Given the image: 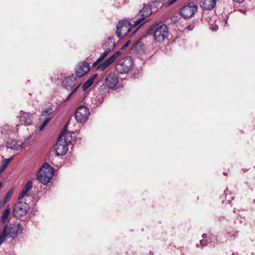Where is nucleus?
<instances>
[{
  "instance_id": "f257e3e1",
  "label": "nucleus",
  "mask_w": 255,
  "mask_h": 255,
  "mask_svg": "<svg viewBox=\"0 0 255 255\" xmlns=\"http://www.w3.org/2000/svg\"><path fill=\"white\" fill-rule=\"evenodd\" d=\"M54 175L53 168L48 163H45L36 174L37 180L43 184L50 182Z\"/></svg>"
},
{
  "instance_id": "f03ea898",
  "label": "nucleus",
  "mask_w": 255,
  "mask_h": 255,
  "mask_svg": "<svg viewBox=\"0 0 255 255\" xmlns=\"http://www.w3.org/2000/svg\"><path fill=\"white\" fill-rule=\"evenodd\" d=\"M133 63L132 58L130 56H127L118 61L115 68L120 74L127 73L131 69Z\"/></svg>"
},
{
  "instance_id": "7ed1b4c3",
  "label": "nucleus",
  "mask_w": 255,
  "mask_h": 255,
  "mask_svg": "<svg viewBox=\"0 0 255 255\" xmlns=\"http://www.w3.org/2000/svg\"><path fill=\"white\" fill-rule=\"evenodd\" d=\"M152 29L154 30L153 36L155 41L161 42L167 38L168 28L165 24L153 26Z\"/></svg>"
},
{
  "instance_id": "20e7f679",
  "label": "nucleus",
  "mask_w": 255,
  "mask_h": 255,
  "mask_svg": "<svg viewBox=\"0 0 255 255\" xmlns=\"http://www.w3.org/2000/svg\"><path fill=\"white\" fill-rule=\"evenodd\" d=\"M131 23L127 20L120 21L117 26V33L119 37L122 38L130 34Z\"/></svg>"
},
{
  "instance_id": "39448f33",
  "label": "nucleus",
  "mask_w": 255,
  "mask_h": 255,
  "mask_svg": "<svg viewBox=\"0 0 255 255\" xmlns=\"http://www.w3.org/2000/svg\"><path fill=\"white\" fill-rule=\"evenodd\" d=\"M197 10V6L190 2L183 6L180 10V15L184 18H190L193 16Z\"/></svg>"
},
{
  "instance_id": "423d86ee",
  "label": "nucleus",
  "mask_w": 255,
  "mask_h": 255,
  "mask_svg": "<svg viewBox=\"0 0 255 255\" xmlns=\"http://www.w3.org/2000/svg\"><path fill=\"white\" fill-rule=\"evenodd\" d=\"M29 209L28 205L25 202H18L14 206L13 214L16 217L19 218L25 215Z\"/></svg>"
},
{
  "instance_id": "0eeeda50",
  "label": "nucleus",
  "mask_w": 255,
  "mask_h": 255,
  "mask_svg": "<svg viewBox=\"0 0 255 255\" xmlns=\"http://www.w3.org/2000/svg\"><path fill=\"white\" fill-rule=\"evenodd\" d=\"M90 114L89 109L85 106H81L76 110L75 113V117L79 123L85 122Z\"/></svg>"
},
{
  "instance_id": "6e6552de",
  "label": "nucleus",
  "mask_w": 255,
  "mask_h": 255,
  "mask_svg": "<svg viewBox=\"0 0 255 255\" xmlns=\"http://www.w3.org/2000/svg\"><path fill=\"white\" fill-rule=\"evenodd\" d=\"M152 13L151 9L149 6L145 5L142 10L140 11V14L142 16V17L139 18L133 21V23L131 24L132 27H135L138 26H141L144 23L145 20V17H147L150 15Z\"/></svg>"
},
{
  "instance_id": "1a4fd4ad",
  "label": "nucleus",
  "mask_w": 255,
  "mask_h": 255,
  "mask_svg": "<svg viewBox=\"0 0 255 255\" xmlns=\"http://www.w3.org/2000/svg\"><path fill=\"white\" fill-rule=\"evenodd\" d=\"M119 83L117 75L113 72H109L105 78V85L109 88H114Z\"/></svg>"
},
{
  "instance_id": "9d476101",
  "label": "nucleus",
  "mask_w": 255,
  "mask_h": 255,
  "mask_svg": "<svg viewBox=\"0 0 255 255\" xmlns=\"http://www.w3.org/2000/svg\"><path fill=\"white\" fill-rule=\"evenodd\" d=\"M120 51H117L112 55L110 56L106 60L101 63L97 67V70L103 71L106 68L112 64L115 60L121 55Z\"/></svg>"
},
{
  "instance_id": "9b49d317",
  "label": "nucleus",
  "mask_w": 255,
  "mask_h": 255,
  "mask_svg": "<svg viewBox=\"0 0 255 255\" xmlns=\"http://www.w3.org/2000/svg\"><path fill=\"white\" fill-rule=\"evenodd\" d=\"M89 70L90 65L85 61L79 63L75 69L76 75L79 78L84 76Z\"/></svg>"
},
{
  "instance_id": "f8f14e48",
  "label": "nucleus",
  "mask_w": 255,
  "mask_h": 255,
  "mask_svg": "<svg viewBox=\"0 0 255 255\" xmlns=\"http://www.w3.org/2000/svg\"><path fill=\"white\" fill-rule=\"evenodd\" d=\"M62 140V138H58V141L54 146L56 154L58 156L64 155L68 150V145L66 143H64Z\"/></svg>"
},
{
  "instance_id": "ddd939ff",
  "label": "nucleus",
  "mask_w": 255,
  "mask_h": 255,
  "mask_svg": "<svg viewBox=\"0 0 255 255\" xmlns=\"http://www.w3.org/2000/svg\"><path fill=\"white\" fill-rule=\"evenodd\" d=\"M6 145L7 148L18 150L21 149L23 147L24 142L14 139H9L7 141Z\"/></svg>"
},
{
  "instance_id": "4468645a",
  "label": "nucleus",
  "mask_w": 255,
  "mask_h": 255,
  "mask_svg": "<svg viewBox=\"0 0 255 255\" xmlns=\"http://www.w3.org/2000/svg\"><path fill=\"white\" fill-rule=\"evenodd\" d=\"M67 125L64 127V130L67 128ZM73 137H74V133L67 132L65 130L63 131L61 134L59 135V138L60 139L62 138V140L64 143H66L68 145L69 143H72L74 141L73 139Z\"/></svg>"
},
{
  "instance_id": "2eb2a0df",
  "label": "nucleus",
  "mask_w": 255,
  "mask_h": 255,
  "mask_svg": "<svg viewBox=\"0 0 255 255\" xmlns=\"http://www.w3.org/2000/svg\"><path fill=\"white\" fill-rule=\"evenodd\" d=\"M76 78L74 77H67L62 82L63 87L68 91L71 90L75 86Z\"/></svg>"
},
{
  "instance_id": "dca6fc26",
  "label": "nucleus",
  "mask_w": 255,
  "mask_h": 255,
  "mask_svg": "<svg viewBox=\"0 0 255 255\" xmlns=\"http://www.w3.org/2000/svg\"><path fill=\"white\" fill-rule=\"evenodd\" d=\"M19 121L25 125H30L32 123V115L29 113L20 111Z\"/></svg>"
},
{
  "instance_id": "f3484780",
  "label": "nucleus",
  "mask_w": 255,
  "mask_h": 255,
  "mask_svg": "<svg viewBox=\"0 0 255 255\" xmlns=\"http://www.w3.org/2000/svg\"><path fill=\"white\" fill-rule=\"evenodd\" d=\"M216 2V0H200V5L204 9L211 10L215 7Z\"/></svg>"
},
{
  "instance_id": "a211bd4d",
  "label": "nucleus",
  "mask_w": 255,
  "mask_h": 255,
  "mask_svg": "<svg viewBox=\"0 0 255 255\" xmlns=\"http://www.w3.org/2000/svg\"><path fill=\"white\" fill-rule=\"evenodd\" d=\"M116 45L115 41L113 37H109L103 43L102 47L103 49H107L112 51Z\"/></svg>"
},
{
  "instance_id": "6ab92c4d",
  "label": "nucleus",
  "mask_w": 255,
  "mask_h": 255,
  "mask_svg": "<svg viewBox=\"0 0 255 255\" xmlns=\"http://www.w3.org/2000/svg\"><path fill=\"white\" fill-rule=\"evenodd\" d=\"M32 183L31 181H28L24 185V187L22 188L19 196L18 199H21L24 196H25L27 193L32 188Z\"/></svg>"
},
{
  "instance_id": "aec40b11",
  "label": "nucleus",
  "mask_w": 255,
  "mask_h": 255,
  "mask_svg": "<svg viewBox=\"0 0 255 255\" xmlns=\"http://www.w3.org/2000/svg\"><path fill=\"white\" fill-rule=\"evenodd\" d=\"M97 74H94L91 76L87 81L84 83L82 87L83 90L86 91L94 83L95 80L97 79Z\"/></svg>"
},
{
  "instance_id": "412c9836",
  "label": "nucleus",
  "mask_w": 255,
  "mask_h": 255,
  "mask_svg": "<svg viewBox=\"0 0 255 255\" xmlns=\"http://www.w3.org/2000/svg\"><path fill=\"white\" fill-rule=\"evenodd\" d=\"M105 51L101 54L99 58L93 63V66H96L97 65L100 64L104 59L106 57L109 53L111 51L108 49H104Z\"/></svg>"
},
{
  "instance_id": "4be33fe9",
  "label": "nucleus",
  "mask_w": 255,
  "mask_h": 255,
  "mask_svg": "<svg viewBox=\"0 0 255 255\" xmlns=\"http://www.w3.org/2000/svg\"><path fill=\"white\" fill-rule=\"evenodd\" d=\"M10 213V209L8 207H7L2 213V215L0 218V222L2 223H4L7 219V217Z\"/></svg>"
},
{
  "instance_id": "5701e85b",
  "label": "nucleus",
  "mask_w": 255,
  "mask_h": 255,
  "mask_svg": "<svg viewBox=\"0 0 255 255\" xmlns=\"http://www.w3.org/2000/svg\"><path fill=\"white\" fill-rule=\"evenodd\" d=\"M12 194V191L11 190L8 191L6 194H5V196L3 198V201H2V202H4V204L7 202V201L11 198Z\"/></svg>"
},
{
  "instance_id": "b1692460",
  "label": "nucleus",
  "mask_w": 255,
  "mask_h": 255,
  "mask_svg": "<svg viewBox=\"0 0 255 255\" xmlns=\"http://www.w3.org/2000/svg\"><path fill=\"white\" fill-rule=\"evenodd\" d=\"M52 113H53L52 109L51 108H49L42 112V116L46 117V115H51Z\"/></svg>"
},
{
  "instance_id": "393cba45",
  "label": "nucleus",
  "mask_w": 255,
  "mask_h": 255,
  "mask_svg": "<svg viewBox=\"0 0 255 255\" xmlns=\"http://www.w3.org/2000/svg\"><path fill=\"white\" fill-rule=\"evenodd\" d=\"M81 83L79 84L68 95L66 101H67L70 99L72 95L77 90V89L80 87Z\"/></svg>"
},
{
  "instance_id": "a878e982",
  "label": "nucleus",
  "mask_w": 255,
  "mask_h": 255,
  "mask_svg": "<svg viewBox=\"0 0 255 255\" xmlns=\"http://www.w3.org/2000/svg\"><path fill=\"white\" fill-rule=\"evenodd\" d=\"M51 118H45V121L43 124L39 127V130H42L44 127L46 126L47 124L50 121Z\"/></svg>"
},
{
  "instance_id": "bb28decb",
  "label": "nucleus",
  "mask_w": 255,
  "mask_h": 255,
  "mask_svg": "<svg viewBox=\"0 0 255 255\" xmlns=\"http://www.w3.org/2000/svg\"><path fill=\"white\" fill-rule=\"evenodd\" d=\"M200 244L202 247H204L207 245L208 242L206 240L203 239L200 241Z\"/></svg>"
},
{
  "instance_id": "cd10ccee",
  "label": "nucleus",
  "mask_w": 255,
  "mask_h": 255,
  "mask_svg": "<svg viewBox=\"0 0 255 255\" xmlns=\"http://www.w3.org/2000/svg\"><path fill=\"white\" fill-rule=\"evenodd\" d=\"M210 29L212 31H216L218 29V26L217 24H211Z\"/></svg>"
},
{
  "instance_id": "c85d7f7f",
  "label": "nucleus",
  "mask_w": 255,
  "mask_h": 255,
  "mask_svg": "<svg viewBox=\"0 0 255 255\" xmlns=\"http://www.w3.org/2000/svg\"><path fill=\"white\" fill-rule=\"evenodd\" d=\"M177 0H168L167 1V4L168 5H170L176 2Z\"/></svg>"
},
{
  "instance_id": "c756f323",
  "label": "nucleus",
  "mask_w": 255,
  "mask_h": 255,
  "mask_svg": "<svg viewBox=\"0 0 255 255\" xmlns=\"http://www.w3.org/2000/svg\"><path fill=\"white\" fill-rule=\"evenodd\" d=\"M130 43V40H128L127 41V42L125 44V45L122 47V49H125L127 47H128L129 44Z\"/></svg>"
},
{
  "instance_id": "7c9ffc66",
  "label": "nucleus",
  "mask_w": 255,
  "mask_h": 255,
  "mask_svg": "<svg viewBox=\"0 0 255 255\" xmlns=\"http://www.w3.org/2000/svg\"><path fill=\"white\" fill-rule=\"evenodd\" d=\"M194 24H190V25H189L188 26H187V29L188 30H191L194 28Z\"/></svg>"
},
{
  "instance_id": "2f4dec72",
  "label": "nucleus",
  "mask_w": 255,
  "mask_h": 255,
  "mask_svg": "<svg viewBox=\"0 0 255 255\" xmlns=\"http://www.w3.org/2000/svg\"><path fill=\"white\" fill-rule=\"evenodd\" d=\"M10 160H11V158L7 159L5 160L4 164H3V165L4 166H6L7 165V164H8V163L10 161Z\"/></svg>"
},
{
  "instance_id": "473e14b6",
  "label": "nucleus",
  "mask_w": 255,
  "mask_h": 255,
  "mask_svg": "<svg viewBox=\"0 0 255 255\" xmlns=\"http://www.w3.org/2000/svg\"><path fill=\"white\" fill-rule=\"evenodd\" d=\"M237 3H241L244 1V0H234Z\"/></svg>"
},
{
  "instance_id": "72a5a7b5",
  "label": "nucleus",
  "mask_w": 255,
  "mask_h": 255,
  "mask_svg": "<svg viewBox=\"0 0 255 255\" xmlns=\"http://www.w3.org/2000/svg\"><path fill=\"white\" fill-rule=\"evenodd\" d=\"M1 132L2 134H7V131H5V130H1Z\"/></svg>"
},
{
  "instance_id": "f704fd0d",
  "label": "nucleus",
  "mask_w": 255,
  "mask_h": 255,
  "mask_svg": "<svg viewBox=\"0 0 255 255\" xmlns=\"http://www.w3.org/2000/svg\"><path fill=\"white\" fill-rule=\"evenodd\" d=\"M202 237H203V239L206 238H207V235L206 234H203L202 235Z\"/></svg>"
},
{
  "instance_id": "c9c22d12",
  "label": "nucleus",
  "mask_w": 255,
  "mask_h": 255,
  "mask_svg": "<svg viewBox=\"0 0 255 255\" xmlns=\"http://www.w3.org/2000/svg\"><path fill=\"white\" fill-rule=\"evenodd\" d=\"M2 187V184L0 182V189Z\"/></svg>"
},
{
  "instance_id": "e433bc0d",
  "label": "nucleus",
  "mask_w": 255,
  "mask_h": 255,
  "mask_svg": "<svg viewBox=\"0 0 255 255\" xmlns=\"http://www.w3.org/2000/svg\"><path fill=\"white\" fill-rule=\"evenodd\" d=\"M136 30V29L134 30L131 34H133V33H134L135 32Z\"/></svg>"
},
{
  "instance_id": "4c0bfd02",
  "label": "nucleus",
  "mask_w": 255,
  "mask_h": 255,
  "mask_svg": "<svg viewBox=\"0 0 255 255\" xmlns=\"http://www.w3.org/2000/svg\"><path fill=\"white\" fill-rule=\"evenodd\" d=\"M223 174H224V175H226L227 174V173H226V172H224V173H223Z\"/></svg>"
},
{
  "instance_id": "58836bf2",
  "label": "nucleus",
  "mask_w": 255,
  "mask_h": 255,
  "mask_svg": "<svg viewBox=\"0 0 255 255\" xmlns=\"http://www.w3.org/2000/svg\"><path fill=\"white\" fill-rule=\"evenodd\" d=\"M199 244H197L196 245V247H199Z\"/></svg>"
},
{
  "instance_id": "ea45409f",
  "label": "nucleus",
  "mask_w": 255,
  "mask_h": 255,
  "mask_svg": "<svg viewBox=\"0 0 255 255\" xmlns=\"http://www.w3.org/2000/svg\"><path fill=\"white\" fill-rule=\"evenodd\" d=\"M4 127L6 128H8V126H5Z\"/></svg>"
},
{
  "instance_id": "a19ab883",
  "label": "nucleus",
  "mask_w": 255,
  "mask_h": 255,
  "mask_svg": "<svg viewBox=\"0 0 255 255\" xmlns=\"http://www.w3.org/2000/svg\"><path fill=\"white\" fill-rule=\"evenodd\" d=\"M225 22V23H227V20H226Z\"/></svg>"
}]
</instances>
